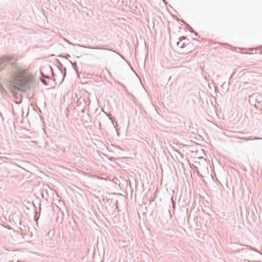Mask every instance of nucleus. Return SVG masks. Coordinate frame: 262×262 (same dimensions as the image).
Returning <instances> with one entry per match:
<instances>
[{
  "label": "nucleus",
  "mask_w": 262,
  "mask_h": 262,
  "mask_svg": "<svg viewBox=\"0 0 262 262\" xmlns=\"http://www.w3.org/2000/svg\"><path fill=\"white\" fill-rule=\"evenodd\" d=\"M34 80V76L30 73L27 70H22L18 72L14 86L20 90L21 87L29 83H32Z\"/></svg>",
  "instance_id": "obj_1"
}]
</instances>
